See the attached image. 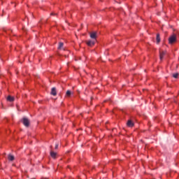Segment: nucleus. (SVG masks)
Segmentation results:
<instances>
[{"instance_id": "9b49d317", "label": "nucleus", "mask_w": 179, "mask_h": 179, "mask_svg": "<svg viewBox=\"0 0 179 179\" xmlns=\"http://www.w3.org/2000/svg\"><path fill=\"white\" fill-rule=\"evenodd\" d=\"M71 94H72V92H71L70 90H67L66 92V97H71Z\"/></svg>"}, {"instance_id": "f8f14e48", "label": "nucleus", "mask_w": 179, "mask_h": 179, "mask_svg": "<svg viewBox=\"0 0 179 179\" xmlns=\"http://www.w3.org/2000/svg\"><path fill=\"white\" fill-rule=\"evenodd\" d=\"M50 156L53 158L55 159L56 156H57V153L54 152L52 151L50 152Z\"/></svg>"}, {"instance_id": "1a4fd4ad", "label": "nucleus", "mask_w": 179, "mask_h": 179, "mask_svg": "<svg viewBox=\"0 0 179 179\" xmlns=\"http://www.w3.org/2000/svg\"><path fill=\"white\" fill-rule=\"evenodd\" d=\"M7 101H10V102L15 101V98H14L13 96H8L7 97Z\"/></svg>"}, {"instance_id": "2eb2a0df", "label": "nucleus", "mask_w": 179, "mask_h": 179, "mask_svg": "<svg viewBox=\"0 0 179 179\" xmlns=\"http://www.w3.org/2000/svg\"><path fill=\"white\" fill-rule=\"evenodd\" d=\"M58 146H59V145H58V144H56V145H55V149H58Z\"/></svg>"}, {"instance_id": "ddd939ff", "label": "nucleus", "mask_w": 179, "mask_h": 179, "mask_svg": "<svg viewBox=\"0 0 179 179\" xmlns=\"http://www.w3.org/2000/svg\"><path fill=\"white\" fill-rule=\"evenodd\" d=\"M62 47H64V43L60 42V43H59L58 50H61V48H62Z\"/></svg>"}, {"instance_id": "0eeeda50", "label": "nucleus", "mask_w": 179, "mask_h": 179, "mask_svg": "<svg viewBox=\"0 0 179 179\" xmlns=\"http://www.w3.org/2000/svg\"><path fill=\"white\" fill-rule=\"evenodd\" d=\"M50 94H51L52 96H57V88L52 87V90H51Z\"/></svg>"}, {"instance_id": "f257e3e1", "label": "nucleus", "mask_w": 179, "mask_h": 179, "mask_svg": "<svg viewBox=\"0 0 179 179\" xmlns=\"http://www.w3.org/2000/svg\"><path fill=\"white\" fill-rule=\"evenodd\" d=\"M177 41V36L176 34L171 35L169 38V44H174Z\"/></svg>"}, {"instance_id": "7ed1b4c3", "label": "nucleus", "mask_w": 179, "mask_h": 179, "mask_svg": "<svg viewBox=\"0 0 179 179\" xmlns=\"http://www.w3.org/2000/svg\"><path fill=\"white\" fill-rule=\"evenodd\" d=\"M86 44L89 47H93V45H94V44H96V41H94V40L87 41Z\"/></svg>"}, {"instance_id": "20e7f679", "label": "nucleus", "mask_w": 179, "mask_h": 179, "mask_svg": "<svg viewBox=\"0 0 179 179\" xmlns=\"http://www.w3.org/2000/svg\"><path fill=\"white\" fill-rule=\"evenodd\" d=\"M90 38L96 41V38H97V32H92L90 34Z\"/></svg>"}, {"instance_id": "39448f33", "label": "nucleus", "mask_w": 179, "mask_h": 179, "mask_svg": "<svg viewBox=\"0 0 179 179\" xmlns=\"http://www.w3.org/2000/svg\"><path fill=\"white\" fill-rule=\"evenodd\" d=\"M165 55H166V52L165 51H162V50L159 51V59L161 61L163 60V58Z\"/></svg>"}, {"instance_id": "9d476101", "label": "nucleus", "mask_w": 179, "mask_h": 179, "mask_svg": "<svg viewBox=\"0 0 179 179\" xmlns=\"http://www.w3.org/2000/svg\"><path fill=\"white\" fill-rule=\"evenodd\" d=\"M156 40H157V44H159V43H160V34H157V38H156Z\"/></svg>"}, {"instance_id": "423d86ee", "label": "nucleus", "mask_w": 179, "mask_h": 179, "mask_svg": "<svg viewBox=\"0 0 179 179\" xmlns=\"http://www.w3.org/2000/svg\"><path fill=\"white\" fill-rule=\"evenodd\" d=\"M127 125L129 128H132V127H134V122H132V120H128L127 123Z\"/></svg>"}, {"instance_id": "f03ea898", "label": "nucleus", "mask_w": 179, "mask_h": 179, "mask_svg": "<svg viewBox=\"0 0 179 179\" xmlns=\"http://www.w3.org/2000/svg\"><path fill=\"white\" fill-rule=\"evenodd\" d=\"M22 124L24 125V127H29L30 125V120L27 119V117H23L22 118Z\"/></svg>"}, {"instance_id": "dca6fc26", "label": "nucleus", "mask_w": 179, "mask_h": 179, "mask_svg": "<svg viewBox=\"0 0 179 179\" xmlns=\"http://www.w3.org/2000/svg\"><path fill=\"white\" fill-rule=\"evenodd\" d=\"M51 15H54L53 13H51Z\"/></svg>"}, {"instance_id": "6e6552de", "label": "nucleus", "mask_w": 179, "mask_h": 179, "mask_svg": "<svg viewBox=\"0 0 179 179\" xmlns=\"http://www.w3.org/2000/svg\"><path fill=\"white\" fill-rule=\"evenodd\" d=\"M8 159L10 162H13V160H15V156L9 154L8 155Z\"/></svg>"}, {"instance_id": "4468645a", "label": "nucleus", "mask_w": 179, "mask_h": 179, "mask_svg": "<svg viewBox=\"0 0 179 179\" xmlns=\"http://www.w3.org/2000/svg\"><path fill=\"white\" fill-rule=\"evenodd\" d=\"M173 78H175V79H177V78H178V73H173Z\"/></svg>"}]
</instances>
